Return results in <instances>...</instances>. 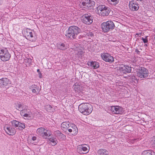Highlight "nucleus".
Here are the masks:
<instances>
[{
    "label": "nucleus",
    "instance_id": "8",
    "mask_svg": "<svg viewBox=\"0 0 155 155\" xmlns=\"http://www.w3.org/2000/svg\"><path fill=\"white\" fill-rule=\"evenodd\" d=\"M89 147L87 145H79L77 146V152L80 154H86L89 151Z\"/></svg>",
    "mask_w": 155,
    "mask_h": 155
},
{
    "label": "nucleus",
    "instance_id": "14",
    "mask_svg": "<svg viewBox=\"0 0 155 155\" xmlns=\"http://www.w3.org/2000/svg\"><path fill=\"white\" fill-rule=\"evenodd\" d=\"M130 9L132 11H137L139 8V5L138 3L135 1H132L129 3Z\"/></svg>",
    "mask_w": 155,
    "mask_h": 155
},
{
    "label": "nucleus",
    "instance_id": "40",
    "mask_svg": "<svg viewBox=\"0 0 155 155\" xmlns=\"http://www.w3.org/2000/svg\"><path fill=\"white\" fill-rule=\"evenodd\" d=\"M152 141H153V143L154 145V147H155V136L153 137Z\"/></svg>",
    "mask_w": 155,
    "mask_h": 155
},
{
    "label": "nucleus",
    "instance_id": "13",
    "mask_svg": "<svg viewBox=\"0 0 155 155\" xmlns=\"http://www.w3.org/2000/svg\"><path fill=\"white\" fill-rule=\"evenodd\" d=\"M11 83L10 80L7 78H2L0 79V87L1 88H8Z\"/></svg>",
    "mask_w": 155,
    "mask_h": 155
},
{
    "label": "nucleus",
    "instance_id": "39",
    "mask_svg": "<svg viewBox=\"0 0 155 155\" xmlns=\"http://www.w3.org/2000/svg\"><path fill=\"white\" fill-rule=\"evenodd\" d=\"M36 140V137H35V136L33 137L32 138V140H31V141L32 142V141H35Z\"/></svg>",
    "mask_w": 155,
    "mask_h": 155
},
{
    "label": "nucleus",
    "instance_id": "24",
    "mask_svg": "<svg viewBox=\"0 0 155 155\" xmlns=\"http://www.w3.org/2000/svg\"><path fill=\"white\" fill-rule=\"evenodd\" d=\"M54 134L55 136L57 137L58 139H61L63 138L64 137V135L59 130L54 131Z\"/></svg>",
    "mask_w": 155,
    "mask_h": 155
},
{
    "label": "nucleus",
    "instance_id": "11",
    "mask_svg": "<svg viewBox=\"0 0 155 155\" xmlns=\"http://www.w3.org/2000/svg\"><path fill=\"white\" fill-rule=\"evenodd\" d=\"M101 57L103 60L106 62L111 63L114 61V58L110 54L107 53L101 54Z\"/></svg>",
    "mask_w": 155,
    "mask_h": 155
},
{
    "label": "nucleus",
    "instance_id": "38",
    "mask_svg": "<svg viewBox=\"0 0 155 155\" xmlns=\"http://www.w3.org/2000/svg\"><path fill=\"white\" fill-rule=\"evenodd\" d=\"M32 61L31 59L26 58L25 59V62H29V63H31Z\"/></svg>",
    "mask_w": 155,
    "mask_h": 155
},
{
    "label": "nucleus",
    "instance_id": "3",
    "mask_svg": "<svg viewBox=\"0 0 155 155\" xmlns=\"http://www.w3.org/2000/svg\"><path fill=\"white\" fill-rule=\"evenodd\" d=\"M98 14L101 16L108 15L110 11V8L104 5H100L97 8Z\"/></svg>",
    "mask_w": 155,
    "mask_h": 155
},
{
    "label": "nucleus",
    "instance_id": "16",
    "mask_svg": "<svg viewBox=\"0 0 155 155\" xmlns=\"http://www.w3.org/2000/svg\"><path fill=\"white\" fill-rule=\"evenodd\" d=\"M4 129L7 134L11 135H14L16 132L15 129L11 126H5L4 127Z\"/></svg>",
    "mask_w": 155,
    "mask_h": 155
},
{
    "label": "nucleus",
    "instance_id": "26",
    "mask_svg": "<svg viewBox=\"0 0 155 155\" xmlns=\"http://www.w3.org/2000/svg\"><path fill=\"white\" fill-rule=\"evenodd\" d=\"M98 155H108V152L106 150L101 149L97 151Z\"/></svg>",
    "mask_w": 155,
    "mask_h": 155
},
{
    "label": "nucleus",
    "instance_id": "2",
    "mask_svg": "<svg viewBox=\"0 0 155 155\" xmlns=\"http://www.w3.org/2000/svg\"><path fill=\"white\" fill-rule=\"evenodd\" d=\"M80 29L76 26H71L69 27L66 34V37L71 39L74 38L80 31Z\"/></svg>",
    "mask_w": 155,
    "mask_h": 155
},
{
    "label": "nucleus",
    "instance_id": "23",
    "mask_svg": "<svg viewBox=\"0 0 155 155\" xmlns=\"http://www.w3.org/2000/svg\"><path fill=\"white\" fill-rule=\"evenodd\" d=\"M93 34L91 32L87 31L86 32H84L83 35H82V37H86L92 40L91 38H93L92 37H93Z\"/></svg>",
    "mask_w": 155,
    "mask_h": 155
},
{
    "label": "nucleus",
    "instance_id": "34",
    "mask_svg": "<svg viewBox=\"0 0 155 155\" xmlns=\"http://www.w3.org/2000/svg\"><path fill=\"white\" fill-rule=\"evenodd\" d=\"M22 105L21 104L20 102L17 103L15 106V107L17 109L19 110H22Z\"/></svg>",
    "mask_w": 155,
    "mask_h": 155
},
{
    "label": "nucleus",
    "instance_id": "31",
    "mask_svg": "<svg viewBox=\"0 0 155 155\" xmlns=\"http://www.w3.org/2000/svg\"><path fill=\"white\" fill-rule=\"evenodd\" d=\"M108 2L111 5H116L117 4L119 1V0H107Z\"/></svg>",
    "mask_w": 155,
    "mask_h": 155
},
{
    "label": "nucleus",
    "instance_id": "44",
    "mask_svg": "<svg viewBox=\"0 0 155 155\" xmlns=\"http://www.w3.org/2000/svg\"><path fill=\"white\" fill-rule=\"evenodd\" d=\"M36 142H32V143H33V144H34L35 145H36Z\"/></svg>",
    "mask_w": 155,
    "mask_h": 155
},
{
    "label": "nucleus",
    "instance_id": "4",
    "mask_svg": "<svg viewBox=\"0 0 155 155\" xmlns=\"http://www.w3.org/2000/svg\"><path fill=\"white\" fill-rule=\"evenodd\" d=\"M101 27L103 31L107 32L114 28L115 25L114 23L111 21H108L106 22H104L101 24Z\"/></svg>",
    "mask_w": 155,
    "mask_h": 155
},
{
    "label": "nucleus",
    "instance_id": "25",
    "mask_svg": "<svg viewBox=\"0 0 155 155\" xmlns=\"http://www.w3.org/2000/svg\"><path fill=\"white\" fill-rule=\"evenodd\" d=\"M51 135V133L49 131L45 129L44 131L41 136L43 137L44 138H47V137H49Z\"/></svg>",
    "mask_w": 155,
    "mask_h": 155
},
{
    "label": "nucleus",
    "instance_id": "27",
    "mask_svg": "<svg viewBox=\"0 0 155 155\" xmlns=\"http://www.w3.org/2000/svg\"><path fill=\"white\" fill-rule=\"evenodd\" d=\"M73 87L75 91L77 92H79L81 91L82 87L81 86L78 85L76 83L74 84L73 85Z\"/></svg>",
    "mask_w": 155,
    "mask_h": 155
},
{
    "label": "nucleus",
    "instance_id": "46",
    "mask_svg": "<svg viewBox=\"0 0 155 155\" xmlns=\"http://www.w3.org/2000/svg\"><path fill=\"white\" fill-rule=\"evenodd\" d=\"M154 39L155 40V35H154Z\"/></svg>",
    "mask_w": 155,
    "mask_h": 155
},
{
    "label": "nucleus",
    "instance_id": "33",
    "mask_svg": "<svg viewBox=\"0 0 155 155\" xmlns=\"http://www.w3.org/2000/svg\"><path fill=\"white\" fill-rule=\"evenodd\" d=\"M152 152L150 150H145L142 152V155H150Z\"/></svg>",
    "mask_w": 155,
    "mask_h": 155
},
{
    "label": "nucleus",
    "instance_id": "36",
    "mask_svg": "<svg viewBox=\"0 0 155 155\" xmlns=\"http://www.w3.org/2000/svg\"><path fill=\"white\" fill-rule=\"evenodd\" d=\"M137 140V139H135L134 138H132L130 139L129 140V142H130V143H133L134 142H135L136 140Z\"/></svg>",
    "mask_w": 155,
    "mask_h": 155
},
{
    "label": "nucleus",
    "instance_id": "12",
    "mask_svg": "<svg viewBox=\"0 0 155 155\" xmlns=\"http://www.w3.org/2000/svg\"><path fill=\"white\" fill-rule=\"evenodd\" d=\"M81 20L84 23L90 25L93 22V17L88 14H85L82 16Z\"/></svg>",
    "mask_w": 155,
    "mask_h": 155
},
{
    "label": "nucleus",
    "instance_id": "32",
    "mask_svg": "<svg viewBox=\"0 0 155 155\" xmlns=\"http://www.w3.org/2000/svg\"><path fill=\"white\" fill-rule=\"evenodd\" d=\"M32 91L35 94H38L39 92V90L38 87L37 86H35L32 89Z\"/></svg>",
    "mask_w": 155,
    "mask_h": 155
},
{
    "label": "nucleus",
    "instance_id": "29",
    "mask_svg": "<svg viewBox=\"0 0 155 155\" xmlns=\"http://www.w3.org/2000/svg\"><path fill=\"white\" fill-rule=\"evenodd\" d=\"M45 129L42 127L38 128L37 130V133L40 136H41L44 131Z\"/></svg>",
    "mask_w": 155,
    "mask_h": 155
},
{
    "label": "nucleus",
    "instance_id": "15",
    "mask_svg": "<svg viewBox=\"0 0 155 155\" xmlns=\"http://www.w3.org/2000/svg\"><path fill=\"white\" fill-rule=\"evenodd\" d=\"M119 69L124 73H129L131 71V68L130 66L123 64L120 66Z\"/></svg>",
    "mask_w": 155,
    "mask_h": 155
},
{
    "label": "nucleus",
    "instance_id": "41",
    "mask_svg": "<svg viewBox=\"0 0 155 155\" xmlns=\"http://www.w3.org/2000/svg\"><path fill=\"white\" fill-rule=\"evenodd\" d=\"M6 4H8L10 2V0H5Z\"/></svg>",
    "mask_w": 155,
    "mask_h": 155
},
{
    "label": "nucleus",
    "instance_id": "35",
    "mask_svg": "<svg viewBox=\"0 0 155 155\" xmlns=\"http://www.w3.org/2000/svg\"><path fill=\"white\" fill-rule=\"evenodd\" d=\"M19 125L18 126V129L20 130H22L25 127V124L24 123H22L20 122Z\"/></svg>",
    "mask_w": 155,
    "mask_h": 155
},
{
    "label": "nucleus",
    "instance_id": "30",
    "mask_svg": "<svg viewBox=\"0 0 155 155\" xmlns=\"http://www.w3.org/2000/svg\"><path fill=\"white\" fill-rule=\"evenodd\" d=\"M11 123L12 124V127H18L20 122L16 120H14L12 121Z\"/></svg>",
    "mask_w": 155,
    "mask_h": 155
},
{
    "label": "nucleus",
    "instance_id": "18",
    "mask_svg": "<svg viewBox=\"0 0 155 155\" xmlns=\"http://www.w3.org/2000/svg\"><path fill=\"white\" fill-rule=\"evenodd\" d=\"M80 4H81L83 6H84L85 8L91 7L93 6L95 4V2L94 1H91L90 0H83L82 2L80 3Z\"/></svg>",
    "mask_w": 155,
    "mask_h": 155
},
{
    "label": "nucleus",
    "instance_id": "43",
    "mask_svg": "<svg viewBox=\"0 0 155 155\" xmlns=\"http://www.w3.org/2000/svg\"><path fill=\"white\" fill-rule=\"evenodd\" d=\"M155 155V153L153 152H153H152L151 154V155Z\"/></svg>",
    "mask_w": 155,
    "mask_h": 155
},
{
    "label": "nucleus",
    "instance_id": "5",
    "mask_svg": "<svg viewBox=\"0 0 155 155\" xmlns=\"http://www.w3.org/2000/svg\"><path fill=\"white\" fill-rule=\"evenodd\" d=\"M11 57L8 49L4 48L0 49V59L3 61L9 60Z\"/></svg>",
    "mask_w": 155,
    "mask_h": 155
},
{
    "label": "nucleus",
    "instance_id": "22",
    "mask_svg": "<svg viewBox=\"0 0 155 155\" xmlns=\"http://www.w3.org/2000/svg\"><path fill=\"white\" fill-rule=\"evenodd\" d=\"M57 48L61 50H65L68 48V46L66 43H60L57 44Z\"/></svg>",
    "mask_w": 155,
    "mask_h": 155
},
{
    "label": "nucleus",
    "instance_id": "10",
    "mask_svg": "<svg viewBox=\"0 0 155 155\" xmlns=\"http://www.w3.org/2000/svg\"><path fill=\"white\" fill-rule=\"evenodd\" d=\"M73 49L75 51V54L78 57H81L84 53L83 48L81 47L79 44H76Z\"/></svg>",
    "mask_w": 155,
    "mask_h": 155
},
{
    "label": "nucleus",
    "instance_id": "45",
    "mask_svg": "<svg viewBox=\"0 0 155 155\" xmlns=\"http://www.w3.org/2000/svg\"><path fill=\"white\" fill-rule=\"evenodd\" d=\"M37 71L38 72H39V69H37Z\"/></svg>",
    "mask_w": 155,
    "mask_h": 155
},
{
    "label": "nucleus",
    "instance_id": "21",
    "mask_svg": "<svg viewBox=\"0 0 155 155\" xmlns=\"http://www.w3.org/2000/svg\"><path fill=\"white\" fill-rule=\"evenodd\" d=\"M48 142L52 146H55L58 142L56 138L54 136H50L48 138Z\"/></svg>",
    "mask_w": 155,
    "mask_h": 155
},
{
    "label": "nucleus",
    "instance_id": "17",
    "mask_svg": "<svg viewBox=\"0 0 155 155\" xmlns=\"http://www.w3.org/2000/svg\"><path fill=\"white\" fill-rule=\"evenodd\" d=\"M110 110L112 112L116 114H121L123 112V108L119 106H111Z\"/></svg>",
    "mask_w": 155,
    "mask_h": 155
},
{
    "label": "nucleus",
    "instance_id": "28",
    "mask_svg": "<svg viewBox=\"0 0 155 155\" xmlns=\"http://www.w3.org/2000/svg\"><path fill=\"white\" fill-rule=\"evenodd\" d=\"M70 125V123L68 122H63L61 124V128L68 129Z\"/></svg>",
    "mask_w": 155,
    "mask_h": 155
},
{
    "label": "nucleus",
    "instance_id": "1",
    "mask_svg": "<svg viewBox=\"0 0 155 155\" xmlns=\"http://www.w3.org/2000/svg\"><path fill=\"white\" fill-rule=\"evenodd\" d=\"M78 110L83 114L87 115L92 112L93 108L92 106L89 104L85 103L81 104L79 106Z\"/></svg>",
    "mask_w": 155,
    "mask_h": 155
},
{
    "label": "nucleus",
    "instance_id": "47",
    "mask_svg": "<svg viewBox=\"0 0 155 155\" xmlns=\"http://www.w3.org/2000/svg\"><path fill=\"white\" fill-rule=\"evenodd\" d=\"M40 78H41V77L40 76Z\"/></svg>",
    "mask_w": 155,
    "mask_h": 155
},
{
    "label": "nucleus",
    "instance_id": "7",
    "mask_svg": "<svg viewBox=\"0 0 155 155\" xmlns=\"http://www.w3.org/2000/svg\"><path fill=\"white\" fill-rule=\"evenodd\" d=\"M24 34L26 38L31 41H34L36 39L34 32L28 29H26L24 31Z\"/></svg>",
    "mask_w": 155,
    "mask_h": 155
},
{
    "label": "nucleus",
    "instance_id": "6",
    "mask_svg": "<svg viewBox=\"0 0 155 155\" xmlns=\"http://www.w3.org/2000/svg\"><path fill=\"white\" fill-rule=\"evenodd\" d=\"M20 114L21 116L25 117V119L30 120L33 117V113L28 109V107L24 108L20 111Z\"/></svg>",
    "mask_w": 155,
    "mask_h": 155
},
{
    "label": "nucleus",
    "instance_id": "20",
    "mask_svg": "<svg viewBox=\"0 0 155 155\" xmlns=\"http://www.w3.org/2000/svg\"><path fill=\"white\" fill-rule=\"evenodd\" d=\"M87 64L91 69H97L99 67V63L95 61H89Z\"/></svg>",
    "mask_w": 155,
    "mask_h": 155
},
{
    "label": "nucleus",
    "instance_id": "19",
    "mask_svg": "<svg viewBox=\"0 0 155 155\" xmlns=\"http://www.w3.org/2000/svg\"><path fill=\"white\" fill-rule=\"evenodd\" d=\"M71 126H70V128H68V130L70 133H71L72 135H76L78 132V130L77 127L76 125L73 124H71Z\"/></svg>",
    "mask_w": 155,
    "mask_h": 155
},
{
    "label": "nucleus",
    "instance_id": "37",
    "mask_svg": "<svg viewBox=\"0 0 155 155\" xmlns=\"http://www.w3.org/2000/svg\"><path fill=\"white\" fill-rule=\"evenodd\" d=\"M141 39L145 43H147L148 41L147 37H146L145 38H142Z\"/></svg>",
    "mask_w": 155,
    "mask_h": 155
},
{
    "label": "nucleus",
    "instance_id": "42",
    "mask_svg": "<svg viewBox=\"0 0 155 155\" xmlns=\"http://www.w3.org/2000/svg\"><path fill=\"white\" fill-rule=\"evenodd\" d=\"M3 0H0V5L3 4Z\"/></svg>",
    "mask_w": 155,
    "mask_h": 155
},
{
    "label": "nucleus",
    "instance_id": "9",
    "mask_svg": "<svg viewBox=\"0 0 155 155\" xmlns=\"http://www.w3.org/2000/svg\"><path fill=\"white\" fill-rule=\"evenodd\" d=\"M149 74L148 70L144 67L141 68L137 72V76L140 78H145L147 77Z\"/></svg>",
    "mask_w": 155,
    "mask_h": 155
}]
</instances>
